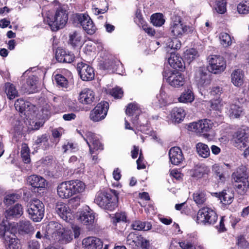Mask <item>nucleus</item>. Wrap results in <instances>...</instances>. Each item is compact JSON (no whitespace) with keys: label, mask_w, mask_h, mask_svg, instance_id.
Returning <instances> with one entry per match:
<instances>
[{"label":"nucleus","mask_w":249,"mask_h":249,"mask_svg":"<svg viewBox=\"0 0 249 249\" xmlns=\"http://www.w3.org/2000/svg\"><path fill=\"white\" fill-rule=\"evenodd\" d=\"M77 69L81 78L83 81H90L94 78V72L93 68L83 62L78 63Z\"/></svg>","instance_id":"f8f14e48"},{"label":"nucleus","mask_w":249,"mask_h":249,"mask_svg":"<svg viewBox=\"0 0 249 249\" xmlns=\"http://www.w3.org/2000/svg\"><path fill=\"white\" fill-rule=\"evenodd\" d=\"M150 19L153 25L157 27L161 26L165 22L163 15L160 13L153 14L151 17Z\"/></svg>","instance_id":"79ce46f5"},{"label":"nucleus","mask_w":249,"mask_h":249,"mask_svg":"<svg viewBox=\"0 0 249 249\" xmlns=\"http://www.w3.org/2000/svg\"><path fill=\"white\" fill-rule=\"evenodd\" d=\"M185 113L183 109L180 107L174 108L171 112V118L175 123H179L184 118Z\"/></svg>","instance_id":"2f4dec72"},{"label":"nucleus","mask_w":249,"mask_h":249,"mask_svg":"<svg viewBox=\"0 0 249 249\" xmlns=\"http://www.w3.org/2000/svg\"><path fill=\"white\" fill-rule=\"evenodd\" d=\"M138 106L135 103L129 104L126 109L125 113L127 115L131 116L134 115L136 111H138Z\"/></svg>","instance_id":"bf43d9fd"},{"label":"nucleus","mask_w":249,"mask_h":249,"mask_svg":"<svg viewBox=\"0 0 249 249\" xmlns=\"http://www.w3.org/2000/svg\"><path fill=\"white\" fill-rule=\"evenodd\" d=\"M80 197L79 196H77L69 199V204L71 205V206L77 207L80 205Z\"/></svg>","instance_id":"69168bd1"},{"label":"nucleus","mask_w":249,"mask_h":249,"mask_svg":"<svg viewBox=\"0 0 249 249\" xmlns=\"http://www.w3.org/2000/svg\"><path fill=\"white\" fill-rule=\"evenodd\" d=\"M84 42L85 40L80 32L74 31L70 33L68 43L72 47H81Z\"/></svg>","instance_id":"412c9836"},{"label":"nucleus","mask_w":249,"mask_h":249,"mask_svg":"<svg viewBox=\"0 0 249 249\" xmlns=\"http://www.w3.org/2000/svg\"><path fill=\"white\" fill-rule=\"evenodd\" d=\"M28 249H40V244L36 240H32L28 242Z\"/></svg>","instance_id":"774afa93"},{"label":"nucleus","mask_w":249,"mask_h":249,"mask_svg":"<svg viewBox=\"0 0 249 249\" xmlns=\"http://www.w3.org/2000/svg\"><path fill=\"white\" fill-rule=\"evenodd\" d=\"M77 216L79 218H95L98 216V214L89 206H86L79 210L77 213Z\"/></svg>","instance_id":"473e14b6"},{"label":"nucleus","mask_w":249,"mask_h":249,"mask_svg":"<svg viewBox=\"0 0 249 249\" xmlns=\"http://www.w3.org/2000/svg\"><path fill=\"white\" fill-rule=\"evenodd\" d=\"M196 78L200 85L207 84L210 82V76L204 68H199L196 73Z\"/></svg>","instance_id":"bb28decb"},{"label":"nucleus","mask_w":249,"mask_h":249,"mask_svg":"<svg viewBox=\"0 0 249 249\" xmlns=\"http://www.w3.org/2000/svg\"><path fill=\"white\" fill-rule=\"evenodd\" d=\"M198 56V52L195 49L187 50L184 53V59L189 63Z\"/></svg>","instance_id":"a18cd8bd"},{"label":"nucleus","mask_w":249,"mask_h":249,"mask_svg":"<svg viewBox=\"0 0 249 249\" xmlns=\"http://www.w3.org/2000/svg\"><path fill=\"white\" fill-rule=\"evenodd\" d=\"M218 197L223 204L227 205L233 201L234 195L229 190H224L219 193Z\"/></svg>","instance_id":"7c9ffc66"},{"label":"nucleus","mask_w":249,"mask_h":249,"mask_svg":"<svg viewBox=\"0 0 249 249\" xmlns=\"http://www.w3.org/2000/svg\"><path fill=\"white\" fill-rule=\"evenodd\" d=\"M138 240H140L139 239L138 235L134 232L130 233L126 238L127 244L132 246H138Z\"/></svg>","instance_id":"6e6d98bb"},{"label":"nucleus","mask_w":249,"mask_h":249,"mask_svg":"<svg viewBox=\"0 0 249 249\" xmlns=\"http://www.w3.org/2000/svg\"><path fill=\"white\" fill-rule=\"evenodd\" d=\"M195 100V95L193 91V89L191 86L186 87L181 94L178 100L180 103H191Z\"/></svg>","instance_id":"b1692460"},{"label":"nucleus","mask_w":249,"mask_h":249,"mask_svg":"<svg viewBox=\"0 0 249 249\" xmlns=\"http://www.w3.org/2000/svg\"><path fill=\"white\" fill-rule=\"evenodd\" d=\"M76 18L82 26L84 30L89 35L94 34L96 31V27L90 18L84 14H78Z\"/></svg>","instance_id":"1a4fd4ad"},{"label":"nucleus","mask_w":249,"mask_h":249,"mask_svg":"<svg viewBox=\"0 0 249 249\" xmlns=\"http://www.w3.org/2000/svg\"><path fill=\"white\" fill-rule=\"evenodd\" d=\"M234 186L237 188L238 193L243 195L248 190L249 186L248 181L246 180L238 183H235Z\"/></svg>","instance_id":"3c124183"},{"label":"nucleus","mask_w":249,"mask_h":249,"mask_svg":"<svg viewBox=\"0 0 249 249\" xmlns=\"http://www.w3.org/2000/svg\"><path fill=\"white\" fill-rule=\"evenodd\" d=\"M232 179L234 182V184L247 180L245 175L244 174H241L238 172L234 173L232 175Z\"/></svg>","instance_id":"4d7b16f0"},{"label":"nucleus","mask_w":249,"mask_h":249,"mask_svg":"<svg viewBox=\"0 0 249 249\" xmlns=\"http://www.w3.org/2000/svg\"><path fill=\"white\" fill-rule=\"evenodd\" d=\"M78 100L82 104L91 105L95 100L94 92L89 89H85L80 92Z\"/></svg>","instance_id":"dca6fc26"},{"label":"nucleus","mask_w":249,"mask_h":249,"mask_svg":"<svg viewBox=\"0 0 249 249\" xmlns=\"http://www.w3.org/2000/svg\"><path fill=\"white\" fill-rule=\"evenodd\" d=\"M5 92L10 100H12L18 96V91L15 86L10 83L5 84Z\"/></svg>","instance_id":"c9c22d12"},{"label":"nucleus","mask_w":249,"mask_h":249,"mask_svg":"<svg viewBox=\"0 0 249 249\" xmlns=\"http://www.w3.org/2000/svg\"><path fill=\"white\" fill-rule=\"evenodd\" d=\"M117 62L113 60H109L105 62L104 68L105 69L114 71L116 70Z\"/></svg>","instance_id":"0e129e2a"},{"label":"nucleus","mask_w":249,"mask_h":249,"mask_svg":"<svg viewBox=\"0 0 249 249\" xmlns=\"http://www.w3.org/2000/svg\"><path fill=\"white\" fill-rule=\"evenodd\" d=\"M15 107L17 110L23 113L26 116L33 110L35 106L28 101H25L22 99H18L15 103Z\"/></svg>","instance_id":"4468645a"},{"label":"nucleus","mask_w":249,"mask_h":249,"mask_svg":"<svg viewBox=\"0 0 249 249\" xmlns=\"http://www.w3.org/2000/svg\"><path fill=\"white\" fill-rule=\"evenodd\" d=\"M61 226L56 222L51 221L46 226V231L43 238L52 242L56 240L58 232L61 229Z\"/></svg>","instance_id":"9b49d317"},{"label":"nucleus","mask_w":249,"mask_h":249,"mask_svg":"<svg viewBox=\"0 0 249 249\" xmlns=\"http://www.w3.org/2000/svg\"><path fill=\"white\" fill-rule=\"evenodd\" d=\"M54 79L58 86L64 88L68 87V80L63 75L61 74H56L54 77Z\"/></svg>","instance_id":"8fccbe9b"},{"label":"nucleus","mask_w":249,"mask_h":249,"mask_svg":"<svg viewBox=\"0 0 249 249\" xmlns=\"http://www.w3.org/2000/svg\"><path fill=\"white\" fill-rule=\"evenodd\" d=\"M215 10L218 13L222 14L226 11V3L224 0H218L216 2Z\"/></svg>","instance_id":"13d9d810"},{"label":"nucleus","mask_w":249,"mask_h":249,"mask_svg":"<svg viewBox=\"0 0 249 249\" xmlns=\"http://www.w3.org/2000/svg\"><path fill=\"white\" fill-rule=\"evenodd\" d=\"M66 51L61 49L57 48L55 52L56 59L59 62L62 63L63 59L65 58Z\"/></svg>","instance_id":"e2e57ef3"},{"label":"nucleus","mask_w":249,"mask_h":249,"mask_svg":"<svg viewBox=\"0 0 249 249\" xmlns=\"http://www.w3.org/2000/svg\"><path fill=\"white\" fill-rule=\"evenodd\" d=\"M211 108L212 109L220 111L224 106V102L219 98L212 100L210 101Z\"/></svg>","instance_id":"de8ad7c7"},{"label":"nucleus","mask_w":249,"mask_h":249,"mask_svg":"<svg viewBox=\"0 0 249 249\" xmlns=\"http://www.w3.org/2000/svg\"><path fill=\"white\" fill-rule=\"evenodd\" d=\"M169 65L175 69H179L183 67L182 58L178 54L171 53L170 56L168 58Z\"/></svg>","instance_id":"cd10ccee"},{"label":"nucleus","mask_w":249,"mask_h":249,"mask_svg":"<svg viewBox=\"0 0 249 249\" xmlns=\"http://www.w3.org/2000/svg\"><path fill=\"white\" fill-rule=\"evenodd\" d=\"M189 27L184 25L179 19L178 21H174L171 24V31L173 35L178 37L183 35L188 30Z\"/></svg>","instance_id":"6ab92c4d"},{"label":"nucleus","mask_w":249,"mask_h":249,"mask_svg":"<svg viewBox=\"0 0 249 249\" xmlns=\"http://www.w3.org/2000/svg\"><path fill=\"white\" fill-rule=\"evenodd\" d=\"M36 80L33 76L30 77L27 80V84L29 86L28 91L29 93L35 92L36 91Z\"/></svg>","instance_id":"864d4df0"},{"label":"nucleus","mask_w":249,"mask_h":249,"mask_svg":"<svg viewBox=\"0 0 249 249\" xmlns=\"http://www.w3.org/2000/svg\"><path fill=\"white\" fill-rule=\"evenodd\" d=\"M49 136L46 134L38 136L35 140L34 143L36 147L44 150L49 149L52 145L49 141Z\"/></svg>","instance_id":"393cba45"},{"label":"nucleus","mask_w":249,"mask_h":249,"mask_svg":"<svg viewBox=\"0 0 249 249\" xmlns=\"http://www.w3.org/2000/svg\"><path fill=\"white\" fill-rule=\"evenodd\" d=\"M242 113V109L238 105L232 104L230 106L229 115L231 118H239Z\"/></svg>","instance_id":"ea45409f"},{"label":"nucleus","mask_w":249,"mask_h":249,"mask_svg":"<svg viewBox=\"0 0 249 249\" xmlns=\"http://www.w3.org/2000/svg\"><path fill=\"white\" fill-rule=\"evenodd\" d=\"M84 140L86 142L89 147V153L92 155L97 154L98 151H102L104 149L103 144L100 142L98 137L91 132H87Z\"/></svg>","instance_id":"0eeeda50"},{"label":"nucleus","mask_w":249,"mask_h":249,"mask_svg":"<svg viewBox=\"0 0 249 249\" xmlns=\"http://www.w3.org/2000/svg\"><path fill=\"white\" fill-rule=\"evenodd\" d=\"M219 39L221 44L224 47H227L231 44V39L230 36L226 33H221L219 35Z\"/></svg>","instance_id":"09e8293b"},{"label":"nucleus","mask_w":249,"mask_h":249,"mask_svg":"<svg viewBox=\"0 0 249 249\" xmlns=\"http://www.w3.org/2000/svg\"><path fill=\"white\" fill-rule=\"evenodd\" d=\"M213 171L219 178L220 180L223 181L225 180V171L224 165H221L218 164H214L213 166Z\"/></svg>","instance_id":"4c0bfd02"},{"label":"nucleus","mask_w":249,"mask_h":249,"mask_svg":"<svg viewBox=\"0 0 249 249\" xmlns=\"http://www.w3.org/2000/svg\"><path fill=\"white\" fill-rule=\"evenodd\" d=\"M58 196L62 198H68L72 196L68 181L59 184L57 187Z\"/></svg>","instance_id":"4be33fe9"},{"label":"nucleus","mask_w":249,"mask_h":249,"mask_svg":"<svg viewBox=\"0 0 249 249\" xmlns=\"http://www.w3.org/2000/svg\"><path fill=\"white\" fill-rule=\"evenodd\" d=\"M216 216L217 215L214 210L208 207H204L198 211L196 218H212Z\"/></svg>","instance_id":"f704fd0d"},{"label":"nucleus","mask_w":249,"mask_h":249,"mask_svg":"<svg viewBox=\"0 0 249 249\" xmlns=\"http://www.w3.org/2000/svg\"><path fill=\"white\" fill-rule=\"evenodd\" d=\"M23 207L21 204H17L6 211V216L20 217L23 214Z\"/></svg>","instance_id":"72a5a7b5"},{"label":"nucleus","mask_w":249,"mask_h":249,"mask_svg":"<svg viewBox=\"0 0 249 249\" xmlns=\"http://www.w3.org/2000/svg\"><path fill=\"white\" fill-rule=\"evenodd\" d=\"M55 212L61 218H69L71 217V210L64 203L58 202L55 205Z\"/></svg>","instance_id":"a878e982"},{"label":"nucleus","mask_w":249,"mask_h":249,"mask_svg":"<svg viewBox=\"0 0 249 249\" xmlns=\"http://www.w3.org/2000/svg\"><path fill=\"white\" fill-rule=\"evenodd\" d=\"M21 156L25 163H29L30 161V149L27 144L23 143L21 145Z\"/></svg>","instance_id":"37998d69"},{"label":"nucleus","mask_w":249,"mask_h":249,"mask_svg":"<svg viewBox=\"0 0 249 249\" xmlns=\"http://www.w3.org/2000/svg\"><path fill=\"white\" fill-rule=\"evenodd\" d=\"M196 149L199 156L203 158H207L210 156V149L207 144L202 142H198L196 144Z\"/></svg>","instance_id":"e433bc0d"},{"label":"nucleus","mask_w":249,"mask_h":249,"mask_svg":"<svg viewBox=\"0 0 249 249\" xmlns=\"http://www.w3.org/2000/svg\"><path fill=\"white\" fill-rule=\"evenodd\" d=\"M15 223L16 224V223ZM17 227H18L19 231L25 233H29L34 230V227L28 221H22L19 223L18 225L17 223Z\"/></svg>","instance_id":"a19ab883"},{"label":"nucleus","mask_w":249,"mask_h":249,"mask_svg":"<svg viewBox=\"0 0 249 249\" xmlns=\"http://www.w3.org/2000/svg\"><path fill=\"white\" fill-rule=\"evenodd\" d=\"M163 77L169 84L174 88H179L184 84L183 76L179 72H174L166 70L163 72Z\"/></svg>","instance_id":"6e6552de"},{"label":"nucleus","mask_w":249,"mask_h":249,"mask_svg":"<svg viewBox=\"0 0 249 249\" xmlns=\"http://www.w3.org/2000/svg\"><path fill=\"white\" fill-rule=\"evenodd\" d=\"M207 168L203 165H197L195 167L193 176L197 178H201L206 173Z\"/></svg>","instance_id":"49530a36"},{"label":"nucleus","mask_w":249,"mask_h":249,"mask_svg":"<svg viewBox=\"0 0 249 249\" xmlns=\"http://www.w3.org/2000/svg\"><path fill=\"white\" fill-rule=\"evenodd\" d=\"M249 140V134L244 129L238 130L233 136L234 146L241 150L247 146V142Z\"/></svg>","instance_id":"ddd939ff"},{"label":"nucleus","mask_w":249,"mask_h":249,"mask_svg":"<svg viewBox=\"0 0 249 249\" xmlns=\"http://www.w3.org/2000/svg\"><path fill=\"white\" fill-rule=\"evenodd\" d=\"M116 200V197L109 193L98 192L96 195L94 202L101 208L112 211L117 207Z\"/></svg>","instance_id":"f03ea898"},{"label":"nucleus","mask_w":249,"mask_h":249,"mask_svg":"<svg viewBox=\"0 0 249 249\" xmlns=\"http://www.w3.org/2000/svg\"><path fill=\"white\" fill-rule=\"evenodd\" d=\"M76 149V147L74 145V144L70 142H68L67 144H65L63 146V149L64 150V152L66 153L67 152H74L75 149Z\"/></svg>","instance_id":"338daca9"},{"label":"nucleus","mask_w":249,"mask_h":249,"mask_svg":"<svg viewBox=\"0 0 249 249\" xmlns=\"http://www.w3.org/2000/svg\"><path fill=\"white\" fill-rule=\"evenodd\" d=\"M197 224L203 226L213 225L216 222L215 219H196Z\"/></svg>","instance_id":"680f3d73"},{"label":"nucleus","mask_w":249,"mask_h":249,"mask_svg":"<svg viewBox=\"0 0 249 249\" xmlns=\"http://www.w3.org/2000/svg\"><path fill=\"white\" fill-rule=\"evenodd\" d=\"M212 125L213 124L210 120L203 119L190 123L188 125V128L200 136L205 137L212 128Z\"/></svg>","instance_id":"20e7f679"},{"label":"nucleus","mask_w":249,"mask_h":249,"mask_svg":"<svg viewBox=\"0 0 249 249\" xmlns=\"http://www.w3.org/2000/svg\"><path fill=\"white\" fill-rule=\"evenodd\" d=\"M109 108L107 102L103 101L98 104L90 111L89 118L94 122L100 121L105 118Z\"/></svg>","instance_id":"423d86ee"},{"label":"nucleus","mask_w":249,"mask_h":249,"mask_svg":"<svg viewBox=\"0 0 249 249\" xmlns=\"http://www.w3.org/2000/svg\"><path fill=\"white\" fill-rule=\"evenodd\" d=\"M17 230V224L8 219H0V237L3 239L6 249H21L19 240L14 233Z\"/></svg>","instance_id":"f257e3e1"},{"label":"nucleus","mask_w":249,"mask_h":249,"mask_svg":"<svg viewBox=\"0 0 249 249\" xmlns=\"http://www.w3.org/2000/svg\"><path fill=\"white\" fill-rule=\"evenodd\" d=\"M208 60L209 71L214 74L223 71L226 67L225 60L223 57L219 55H210L208 57Z\"/></svg>","instance_id":"39448f33"},{"label":"nucleus","mask_w":249,"mask_h":249,"mask_svg":"<svg viewBox=\"0 0 249 249\" xmlns=\"http://www.w3.org/2000/svg\"><path fill=\"white\" fill-rule=\"evenodd\" d=\"M56 240H54L53 243H58L60 244H66L70 242L72 239L71 231L70 230L62 228L58 232Z\"/></svg>","instance_id":"2eb2a0df"},{"label":"nucleus","mask_w":249,"mask_h":249,"mask_svg":"<svg viewBox=\"0 0 249 249\" xmlns=\"http://www.w3.org/2000/svg\"><path fill=\"white\" fill-rule=\"evenodd\" d=\"M68 19L67 11L62 8H58L55 12L54 17L50 19L49 25L53 31H57L63 28Z\"/></svg>","instance_id":"7ed1b4c3"},{"label":"nucleus","mask_w":249,"mask_h":249,"mask_svg":"<svg viewBox=\"0 0 249 249\" xmlns=\"http://www.w3.org/2000/svg\"><path fill=\"white\" fill-rule=\"evenodd\" d=\"M20 196L18 194H11L6 195L4 199V203L6 205H11L14 203L17 200L19 199Z\"/></svg>","instance_id":"603ef678"},{"label":"nucleus","mask_w":249,"mask_h":249,"mask_svg":"<svg viewBox=\"0 0 249 249\" xmlns=\"http://www.w3.org/2000/svg\"><path fill=\"white\" fill-rule=\"evenodd\" d=\"M193 199L197 206L204 204L207 200V195L205 191L198 190L193 194Z\"/></svg>","instance_id":"c85d7f7f"},{"label":"nucleus","mask_w":249,"mask_h":249,"mask_svg":"<svg viewBox=\"0 0 249 249\" xmlns=\"http://www.w3.org/2000/svg\"><path fill=\"white\" fill-rule=\"evenodd\" d=\"M82 244L87 249H100L103 246V242L95 237H88L82 241Z\"/></svg>","instance_id":"a211bd4d"},{"label":"nucleus","mask_w":249,"mask_h":249,"mask_svg":"<svg viewBox=\"0 0 249 249\" xmlns=\"http://www.w3.org/2000/svg\"><path fill=\"white\" fill-rule=\"evenodd\" d=\"M110 94L115 99L121 98L123 96V91L118 87L112 89L110 91Z\"/></svg>","instance_id":"052dcab7"},{"label":"nucleus","mask_w":249,"mask_h":249,"mask_svg":"<svg viewBox=\"0 0 249 249\" xmlns=\"http://www.w3.org/2000/svg\"><path fill=\"white\" fill-rule=\"evenodd\" d=\"M231 81L236 87H239L243 85L245 75L244 71L241 69L234 70L231 74Z\"/></svg>","instance_id":"5701e85b"},{"label":"nucleus","mask_w":249,"mask_h":249,"mask_svg":"<svg viewBox=\"0 0 249 249\" xmlns=\"http://www.w3.org/2000/svg\"><path fill=\"white\" fill-rule=\"evenodd\" d=\"M237 11L240 14L246 15L249 13V0H243L237 5Z\"/></svg>","instance_id":"c03bdc74"},{"label":"nucleus","mask_w":249,"mask_h":249,"mask_svg":"<svg viewBox=\"0 0 249 249\" xmlns=\"http://www.w3.org/2000/svg\"><path fill=\"white\" fill-rule=\"evenodd\" d=\"M27 181L29 184L34 188H45L47 186L46 179L43 177L36 175H33L28 178Z\"/></svg>","instance_id":"aec40b11"},{"label":"nucleus","mask_w":249,"mask_h":249,"mask_svg":"<svg viewBox=\"0 0 249 249\" xmlns=\"http://www.w3.org/2000/svg\"><path fill=\"white\" fill-rule=\"evenodd\" d=\"M27 212L31 216L43 218L44 213V205L38 199H33L29 203Z\"/></svg>","instance_id":"9d476101"},{"label":"nucleus","mask_w":249,"mask_h":249,"mask_svg":"<svg viewBox=\"0 0 249 249\" xmlns=\"http://www.w3.org/2000/svg\"><path fill=\"white\" fill-rule=\"evenodd\" d=\"M170 160L172 164L178 165L184 160L181 150L178 147H173L169 152Z\"/></svg>","instance_id":"f3484780"},{"label":"nucleus","mask_w":249,"mask_h":249,"mask_svg":"<svg viewBox=\"0 0 249 249\" xmlns=\"http://www.w3.org/2000/svg\"><path fill=\"white\" fill-rule=\"evenodd\" d=\"M167 47L171 50H178L181 47L180 41L177 38L174 39H169L167 43Z\"/></svg>","instance_id":"5fc2aeb1"},{"label":"nucleus","mask_w":249,"mask_h":249,"mask_svg":"<svg viewBox=\"0 0 249 249\" xmlns=\"http://www.w3.org/2000/svg\"><path fill=\"white\" fill-rule=\"evenodd\" d=\"M72 196L83 192L85 189V184L79 180L68 181Z\"/></svg>","instance_id":"c756f323"},{"label":"nucleus","mask_w":249,"mask_h":249,"mask_svg":"<svg viewBox=\"0 0 249 249\" xmlns=\"http://www.w3.org/2000/svg\"><path fill=\"white\" fill-rule=\"evenodd\" d=\"M132 227L134 230L148 231L151 228L152 225L150 223H146L140 220H137L132 224Z\"/></svg>","instance_id":"58836bf2"}]
</instances>
